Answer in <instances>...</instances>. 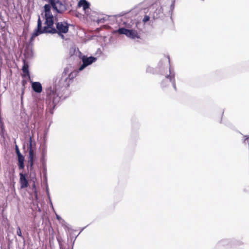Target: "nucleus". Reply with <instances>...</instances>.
Segmentation results:
<instances>
[{
    "mask_svg": "<svg viewBox=\"0 0 249 249\" xmlns=\"http://www.w3.org/2000/svg\"><path fill=\"white\" fill-rule=\"evenodd\" d=\"M23 94H24V89H22V93H21V102L22 101Z\"/></svg>",
    "mask_w": 249,
    "mask_h": 249,
    "instance_id": "25",
    "label": "nucleus"
},
{
    "mask_svg": "<svg viewBox=\"0 0 249 249\" xmlns=\"http://www.w3.org/2000/svg\"><path fill=\"white\" fill-rule=\"evenodd\" d=\"M159 66L162 70L169 71V74H167L164 79L161 82V86L162 87H166L171 84L174 89L176 90V86L175 83V73H172L170 68V59L169 57H164L159 63Z\"/></svg>",
    "mask_w": 249,
    "mask_h": 249,
    "instance_id": "3",
    "label": "nucleus"
},
{
    "mask_svg": "<svg viewBox=\"0 0 249 249\" xmlns=\"http://www.w3.org/2000/svg\"><path fill=\"white\" fill-rule=\"evenodd\" d=\"M20 178H19V182L20 184L21 188H25L28 187V181L26 177L25 174H23L22 173H20L19 174Z\"/></svg>",
    "mask_w": 249,
    "mask_h": 249,
    "instance_id": "7",
    "label": "nucleus"
},
{
    "mask_svg": "<svg viewBox=\"0 0 249 249\" xmlns=\"http://www.w3.org/2000/svg\"><path fill=\"white\" fill-rule=\"evenodd\" d=\"M36 153L34 151V150H31L29 151V156H28V160H35Z\"/></svg>",
    "mask_w": 249,
    "mask_h": 249,
    "instance_id": "13",
    "label": "nucleus"
},
{
    "mask_svg": "<svg viewBox=\"0 0 249 249\" xmlns=\"http://www.w3.org/2000/svg\"><path fill=\"white\" fill-rule=\"evenodd\" d=\"M82 64L78 69L79 71L83 70L86 67L91 65L97 60V58L93 56L87 57L84 55L81 58Z\"/></svg>",
    "mask_w": 249,
    "mask_h": 249,
    "instance_id": "5",
    "label": "nucleus"
},
{
    "mask_svg": "<svg viewBox=\"0 0 249 249\" xmlns=\"http://www.w3.org/2000/svg\"><path fill=\"white\" fill-rule=\"evenodd\" d=\"M4 129V124L2 122L1 118H0V130L1 132L3 131Z\"/></svg>",
    "mask_w": 249,
    "mask_h": 249,
    "instance_id": "19",
    "label": "nucleus"
},
{
    "mask_svg": "<svg viewBox=\"0 0 249 249\" xmlns=\"http://www.w3.org/2000/svg\"><path fill=\"white\" fill-rule=\"evenodd\" d=\"M151 71H152V68H150L149 67L147 68V69H146V71L147 72H151Z\"/></svg>",
    "mask_w": 249,
    "mask_h": 249,
    "instance_id": "24",
    "label": "nucleus"
},
{
    "mask_svg": "<svg viewBox=\"0 0 249 249\" xmlns=\"http://www.w3.org/2000/svg\"><path fill=\"white\" fill-rule=\"evenodd\" d=\"M17 156L18 168L19 169H23L24 168V157L22 154Z\"/></svg>",
    "mask_w": 249,
    "mask_h": 249,
    "instance_id": "9",
    "label": "nucleus"
},
{
    "mask_svg": "<svg viewBox=\"0 0 249 249\" xmlns=\"http://www.w3.org/2000/svg\"><path fill=\"white\" fill-rule=\"evenodd\" d=\"M48 196H49V199H50V203L53 206V204H52V201H51V200L50 199V197L49 196V194H48Z\"/></svg>",
    "mask_w": 249,
    "mask_h": 249,
    "instance_id": "26",
    "label": "nucleus"
},
{
    "mask_svg": "<svg viewBox=\"0 0 249 249\" xmlns=\"http://www.w3.org/2000/svg\"><path fill=\"white\" fill-rule=\"evenodd\" d=\"M22 70L24 74V76H27L30 77V74L29 71V66L27 63L26 62L25 60H23V65L22 66Z\"/></svg>",
    "mask_w": 249,
    "mask_h": 249,
    "instance_id": "10",
    "label": "nucleus"
},
{
    "mask_svg": "<svg viewBox=\"0 0 249 249\" xmlns=\"http://www.w3.org/2000/svg\"><path fill=\"white\" fill-rule=\"evenodd\" d=\"M144 11H145V10L148 11V10H147V9H144ZM144 13H145V11H144Z\"/></svg>",
    "mask_w": 249,
    "mask_h": 249,
    "instance_id": "29",
    "label": "nucleus"
},
{
    "mask_svg": "<svg viewBox=\"0 0 249 249\" xmlns=\"http://www.w3.org/2000/svg\"><path fill=\"white\" fill-rule=\"evenodd\" d=\"M107 18L106 17H103L101 18H99L96 22L99 23H104L107 20Z\"/></svg>",
    "mask_w": 249,
    "mask_h": 249,
    "instance_id": "15",
    "label": "nucleus"
},
{
    "mask_svg": "<svg viewBox=\"0 0 249 249\" xmlns=\"http://www.w3.org/2000/svg\"><path fill=\"white\" fill-rule=\"evenodd\" d=\"M44 17L45 21V26L42 27V21L40 16H38L37 20V28L34 31L32 35L30 41H32L34 38L42 34H55L58 33L59 35L61 34H66L68 32L69 26L67 22H58L56 23V27L53 26L54 18L51 11V6L49 4H46L44 6Z\"/></svg>",
    "mask_w": 249,
    "mask_h": 249,
    "instance_id": "1",
    "label": "nucleus"
},
{
    "mask_svg": "<svg viewBox=\"0 0 249 249\" xmlns=\"http://www.w3.org/2000/svg\"><path fill=\"white\" fill-rule=\"evenodd\" d=\"M32 88L34 91L36 93H41L42 90V85L39 82H32Z\"/></svg>",
    "mask_w": 249,
    "mask_h": 249,
    "instance_id": "8",
    "label": "nucleus"
},
{
    "mask_svg": "<svg viewBox=\"0 0 249 249\" xmlns=\"http://www.w3.org/2000/svg\"><path fill=\"white\" fill-rule=\"evenodd\" d=\"M17 234L18 236H20L21 238H23V236L22 235L21 231L19 227H18L17 230Z\"/></svg>",
    "mask_w": 249,
    "mask_h": 249,
    "instance_id": "17",
    "label": "nucleus"
},
{
    "mask_svg": "<svg viewBox=\"0 0 249 249\" xmlns=\"http://www.w3.org/2000/svg\"><path fill=\"white\" fill-rule=\"evenodd\" d=\"M56 218L59 221L60 223H61L62 226H66V222L59 215L56 214Z\"/></svg>",
    "mask_w": 249,
    "mask_h": 249,
    "instance_id": "14",
    "label": "nucleus"
},
{
    "mask_svg": "<svg viewBox=\"0 0 249 249\" xmlns=\"http://www.w3.org/2000/svg\"><path fill=\"white\" fill-rule=\"evenodd\" d=\"M34 161L35 160H28V168H29V170L30 171H31V170L32 169L33 167V166H34Z\"/></svg>",
    "mask_w": 249,
    "mask_h": 249,
    "instance_id": "16",
    "label": "nucleus"
},
{
    "mask_svg": "<svg viewBox=\"0 0 249 249\" xmlns=\"http://www.w3.org/2000/svg\"><path fill=\"white\" fill-rule=\"evenodd\" d=\"M155 5H157V4H153V5H152V7H153V8H154V7H155Z\"/></svg>",
    "mask_w": 249,
    "mask_h": 249,
    "instance_id": "28",
    "label": "nucleus"
},
{
    "mask_svg": "<svg viewBox=\"0 0 249 249\" xmlns=\"http://www.w3.org/2000/svg\"><path fill=\"white\" fill-rule=\"evenodd\" d=\"M48 196H49V199H50V203L53 206V204H52V201H51V200L50 199V197L49 196V194H48Z\"/></svg>",
    "mask_w": 249,
    "mask_h": 249,
    "instance_id": "27",
    "label": "nucleus"
},
{
    "mask_svg": "<svg viewBox=\"0 0 249 249\" xmlns=\"http://www.w3.org/2000/svg\"><path fill=\"white\" fill-rule=\"evenodd\" d=\"M175 3V0H172V3H171V4L170 5V11L171 12H173V10L174 9Z\"/></svg>",
    "mask_w": 249,
    "mask_h": 249,
    "instance_id": "20",
    "label": "nucleus"
},
{
    "mask_svg": "<svg viewBox=\"0 0 249 249\" xmlns=\"http://www.w3.org/2000/svg\"><path fill=\"white\" fill-rule=\"evenodd\" d=\"M115 33H118L121 35H124L127 37L131 39L140 38V34L137 29L130 27H121L116 30Z\"/></svg>",
    "mask_w": 249,
    "mask_h": 249,
    "instance_id": "4",
    "label": "nucleus"
},
{
    "mask_svg": "<svg viewBox=\"0 0 249 249\" xmlns=\"http://www.w3.org/2000/svg\"><path fill=\"white\" fill-rule=\"evenodd\" d=\"M79 5L80 6H82L83 9L86 10L89 8L90 4L86 0H81L79 2Z\"/></svg>",
    "mask_w": 249,
    "mask_h": 249,
    "instance_id": "11",
    "label": "nucleus"
},
{
    "mask_svg": "<svg viewBox=\"0 0 249 249\" xmlns=\"http://www.w3.org/2000/svg\"><path fill=\"white\" fill-rule=\"evenodd\" d=\"M28 148L29 149V150H34L33 148L32 140L31 137H30L29 139V144L28 146Z\"/></svg>",
    "mask_w": 249,
    "mask_h": 249,
    "instance_id": "18",
    "label": "nucleus"
},
{
    "mask_svg": "<svg viewBox=\"0 0 249 249\" xmlns=\"http://www.w3.org/2000/svg\"><path fill=\"white\" fill-rule=\"evenodd\" d=\"M149 19H150V17L148 15H145L142 19V21L143 22L145 23L147 21H149Z\"/></svg>",
    "mask_w": 249,
    "mask_h": 249,
    "instance_id": "21",
    "label": "nucleus"
},
{
    "mask_svg": "<svg viewBox=\"0 0 249 249\" xmlns=\"http://www.w3.org/2000/svg\"><path fill=\"white\" fill-rule=\"evenodd\" d=\"M244 137H245V139L244 140V142L245 143L247 142V143H249V136L246 135V136H245Z\"/></svg>",
    "mask_w": 249,
    "mask_h": 249,
    "instance_id": "23",
    "label": "nucleus"
},
{
    "mask_svg": "<svg viewBox=\"0 0 249 249\" xmlns=\"http://www.w3.org/2000/svg\"><path fill=\"white\" fill-rule=\"evenodd\" d=\"M66 70H64L61 75L57 76L53 80V87L47 90L46 103L51 108H54L59 103L62 96L61 90L69 86L67 77L65 75Z\"/></svg>",
    "mask_w": 249,
    "mask_h": 249,
    "instance_id": "2",
    "label": "nucleus"
},
{
    "mask_svg": "<svg viewBox=\"0 0 249 249\" xmlns=\"http://www.w3.org/2000/svg\"><path fill=\"white\" fill-rule=\"evenodd\" d=\"M70 67H66L64 70H66V73L65 74V76L67 77V81L69 82V83H70L71 81L73 79L74 77H75L77 74L78 71H71V70H70Z\"/></svg>",
    "mask_w": 249,
    "mask_h": 249,
    "instance_id": "6",
    "label": "nucleus"
},
{
    "mask_svg": "<svg viewBox=\"0 0 249 249\" xmlns=\"http://www.w3.org/2000/svg\"><path fill=\"white\" fill-rule=\"evenodd\" d=\"M163 12V7L161 6L159 9H156L155 11V14H156V16L154 15V18H158L160 16V14H162Z\"/></svg>",
    "mask_w": 249,
    "mask_h": 249,
    "instance_id": "12",
    "label": "nucleus"
},
{
    "mask_svg": "<svg viewBox=\"0 0 249 249\" xmlns=\"http://www.w3.org/2000/svg\"><path fill=\"white\" fill-rule=\"evenodd\" d=\"M15 150H16V153L17 156L21 155V154L20 153V151L19 150V148L17 145H16Z\"/></svg>",
    "mask_w": 249,
    "mask_h": 249,
    "instance_id": "22",
    "label": "nucleus"
}]
</instances>
